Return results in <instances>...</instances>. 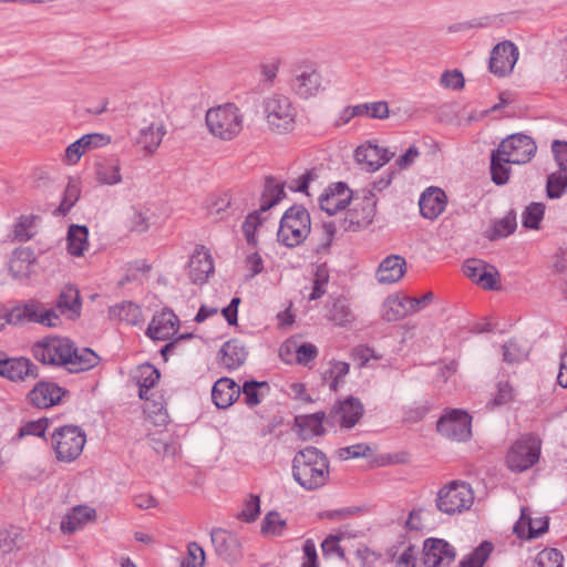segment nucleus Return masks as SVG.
Returning a JSON list of instances; mask_svg holds the SVG:
<instances>
[{
  "instance_id": "obj_1",
  "label": "nucleus",
  "mask_w": 567,
  "mask_h": 567,
  "mask_svg": "<svg viewBox=\"0 0 567 567\" xmlns=\"http://www.w3.org/2000/svg\"><path fill=\"white\" fill-rule=\"evenodd\" d=\"M33 357L43 364L64 367L71 373L94 368L99 355L89 348L79 349L69 338L48 336L32 346Z\"/></svg>"
},
{
  "instance_id": "obj_2",
  "label": "nucleus",
  "mask_w": 567,
  "mask_h": 567,
  "mask_svg": "<svg viewBox=\"0 0 567 567\" xmlns=\"http://www.w3.org/2000/svg\"><path fill=\"white\" fill-rule=\"evenodd\" d=\"M292 477L306 491L324 486L330 477V462L327 455L315 446L299 450L292 458Z\"/></svg>"
},
{
  "instance_id": "obj_3",
  "label": "nucleus",
  "mask_w": 567,
  "mask_h": 567,
  "mask_svg": "<svg viewBox=\"0 0 567 567\" xmlns=\"http://www.w3.org/2000/svg\"><path fill=\"white\" fill-rule=\"evenodd\" d=\"M284 187L285 184L272 176L265 178L264 190L260 197V208L249 213L241 225L248 245L252 247L257 246L256 230L266 219L261 217V214L276 206L286 196Z\"/></svg>"
},
{
  "instance_id": "obj_4",
  "label": "nucleus",
  "mask_w": 567,
  "mask_h": 567,
  "mask_svg": "<svg viewBox=\"0 0 567 567\" xmlns=\"http://www.w3.org/2000/svg\"><path fill=\"white\" fill-rule=\"evenodd\" d=\"M311 231V217L302 205L288 208L279 224L278 241L286 247H296L302 244Z\"/></svg>"
},
{
  "instance_id": "obj_5",
  "label": "nucleus",
  "mask_w": 567,
  "mask_h": 567,
  "mask_svg": "<svg viewBox=\"0 0 567 567\" xmlns=\"http://www.w3.org/2000/svg\"><path fill=\"white\" fill-rule=\"evenodd\" d=\"M24 322L39 323L49 328H55L61 324L53 309H45L41 301L34 299L13 307L8 313H3L0 310V330L7 323L21 324Z\"/></svg>"
},
{
  "instance_id": "obj_6",
  "label": "nucleus",
  "mask_w": 567,
  "mask_h": 567,
  "mask_svg": "<svg viewBox=\"0 0 567 567\" xmlns=\"http://www.w3.org/2000/svg\"><path fill=\"white\" fill-rule=\"evenodd\" d=\"M262 110L271 131L284 134L293 130L297 112L288 96L272 94L266 97Z\"/></svg>"
},
{
  "instance_id": "obj_7",
  "label": "nucleus",
  "mask_w": 567,
  "mask_h": 567,
  "mask_svg": "<svg viewBox=\"0 0 567 567\" xmlns=\"http://www.w3.org/2000/svg\"><path fill=\"white\" fill-rule=\"evenodd\" d=\"M206 124L213 135L229 141L241 131L243 117L235 104L227 103L208 110Z\"/></svg>"
},
{
  "instance_id": "obj_8",
  "label": "nucleus",
  "mask_w": 567,
  "mask_h": 567,
  "mask_svg": "<svg viewBox=\"0 0 567 567\" xmlns=\"http://www.w3.org/2000/svg\"><path fill=\"white\" fill-rule=\"evenodd\" d=\"M86 435L78 425H63L55 429L51 435V445L60 462L76 460L84 447Z\"/></svg>"
},
{
  "instance_id": "obj_9",
  "label": "nucleus",
  "mask_w": 567,
  "mask_h": 567,
  "mask_svg": "<svg viewBox=\"0 0 567 567\" xmlns=\"http://www.w3.org/2000/svg\"><path fill=\"white\" fill-rule=\"evenodd\" d=\"M474 502V492L466 482L453 481L437 492L436 508L447 515L460 514L470 509Z\"/></svg>"
},
{
  "instance_id": "obj_10",
  "label": "nucleus",
  "mask_w": 567,
  "mask_h": 567,
  "mask_svg": "<svg viewBox=\"0 0 567 567\" xmlns=\"http://www.w3.org/2000/svg\"><path fill=\"white\" fill-rule=\"evenodd\" d=\"M540 455V442L527 434L513 443L506 455V464L513 472H524L534 466Z\"/></svg>"
},
{
  "instance_id": "obj_11",
  "label": "nucleus",
  "mask_w": 567,
  "mask_h": 567,
  "mask_svg": "<svg viewBox=\"0 0 567 567\" xmlns=\"http://www.w3.org/2000/svg\"><path fill=\"white\" fill-rule=\"evenodd\" d=\"M436 431L449 440L466 442L472 436V416L462 409H446L436 422Z\"/></svg>"
},
{
  "instance_id": "obj_12",
  "label": "nucleus",
  "mask_w": 567,
  "mask_h": 567,
  "mask_svg": "<svg viewBox=\"0 0 567 567\" xmlns=\"http://www.w3.org/2000/svg\"><path fill=\"white\" fill-rule=\"evenodd\" d=\"M434 299V293L427 291L421 297L390 296L383 303L382 317L392 322L415 313L429 306Z\"/></svg>"
},
{
  "instance_id": "obj_13",
  "label": "nucleus",
  "mask_w": 567,
  "mask_h": 567,
  "mask_svg": "<svg viewBox=\"0 0 567 567\" xmlns=\"http://www.w3.org/2000/svg\"><path fill=\"white\" fill-rule=\"evenodd\" d=\"M495 150L506 157L505 162L520 165L532 161L536 154L537 145L530 136L516 133L504 138Z\"/></svg>"
},
{
  "instance_id": "obj_14",
  "label": "nucleus",
  "mask_w": 567,
  "mask_h": 567,
  "mask_svg": "<svg viewBox=\"0 0 567 567\" xmlns=\"http://www.w3.org/2000/svg\"><path fill=\"white\" fill-rule=\"evenodd\" d=\"M210 539L216 555L223 561L234 565L243 558V546L239 538L224 528H213Z\"/></svg>"
},
{
  "instance_id": "obj_15",
  "label": "nucleus",
  "mask_w": 567,
  "mask_h": 567,
  "mask_svg": "<svg viewBox=\"0 0 567 567\" xmlns=\"http://www.w3.org/2000/svg\"><path fill=\"white\" fill-rule=\"evenodd\" d=\"M519 52L512 41H503L497 43L489 56V72L498 78H504L513 72L518 60Z\"/></svg>"
},
{
  "instance_id": "obj_16",
  "label": "nucleus",
  "mask_w": 567,
  "mask_h": 567,
  "mask_svg": "<svg viewBox=\"0 0 567 567\" xmlns=\"http://www.w3.org/2000/svg\"><path fill=\"white\" fill-rule=\"evenodd\" d=\"M322 87V76L312 65H300L295 69L291 80L292 91L301 99H309L319 93Z\"/></svg>"
},
{
  "instance_id": "obj_17",
  "label": "nucleus",
  "mask_w": 567,
  "mask_h": 567,
  "mask_svg": "<svg viewBox=\"0 0 567 567\" xmlns=\"http://www.w3.org/2000/svg\"><path fill=\"white\" fill-rule=\"evenodd\" d=\"M455 556V548L445 539L427 538L423 543V564L427 567L450 566Z\"/></svg>"
},
{
  "instance_id": "obj_18",
  "label": "nucleus",
  "mask_w": 567,
  "mask_h": 567,
  "mask_svg": "<svg viewBox=\"0 0 567 567\" xmlns=\"http://www.w3.org/2000/svg\"><path fill=\"white\" fill-rule=\"evenodd\" d=\"M69 391L51 381H39L28 393L29 403L38 409H48L59 404Z\"/></svg>"
},
{
  "instance_id": "obj_19",
  "label": "nucleus",
  "mask_w": 567,
  "mask_h": 567,
  "mask_svg": "<svg viewBox=\"0 0 567 567\" xmlns=\"http://www.w3.org/2000/svg\"><path fill=\"white\" fill-rule=\"evenodd\" d=\"M179 323V319L174 311L164 308L153 316L145 333L152 340H169L177 333Z\"/></svg>"
},
{
  "instance_id": "obj_20",
  "label": "nucleus",
  "mask_w": 567,
  "mask_h": 567,
  "mask_svg": "<svg viewBox=\"0 0 567 567\" xmlns=\"http://www.w3.org/2000/svg\"><path fill=\"white\" fill-rule=\"evenodd\" d=\"M39 368L30 359L7 358L0 352V377L11 381H24L28 377L37 378Z\"/></svg>"
},
{
  "instance_id": "obj_21",
  "label": "nucleus",
  "mask_w": 567,
  "mask_h": 567,
  "mask_svg": "<svg viewBox=\"0 0 567 567\" xmlns=\"http://www.w3.org/2000/svg\"><path fill=\"white\" fill-rule=\"evenodd\" d=\"M394 153L389 152L386 148L380 147L373 142H367L357 147L354 158L363 165L368 172H375L384 164L390 162Z\"/></svg>"
},
{
  "instance_id": "obj_22",
  "label": "nucleus",
  "mask_w": 567,
  "mask_h": 567,
  "mask_svg": "<svg viewBox=\"0 0 567 567\" xmlns=\"http://www.w3.org/2000/svg\"><path fill=\"white\" fill-rule=\"evenodd\" d=\"M463 272L473 282L480 285L484 289L496 290V277L498 271L494 266H491L480 259H467L463 265Z\"/></svg>"
},
{
  "instance_id": "obj_23",
  "label": "nucleus",
  "mask_w": 567,
  "mask_h": 567,
  "mask_svg": "<svg viewBox=\"0 0 567 567\" xmlns=\"http://www.w3.org/2000/svg\"><path fill=\"white\" fill-rule=\"evenodd\" d=\"M214 261L210 252L204 246H197L188 261V277L195 285H203L214 272Z\"/></svg>"
},
{
  "instance_id": "obj_24",
  "label": "nucleus",
  "mask_w": 567,
  "mask_h": 567,
  "mask_svg": "<svg viewBox=\"0 0 567 567\" xmlns=\"http://www.w3.org/2000/svg\"><path fill=\"white\" fill-rule=\"evenodd\" d=\"M45 309H48L44 306ZM58 317L60 315H68V318L73 320L80 317L82 309V301L79 289L73 285H65L55 301L54 307L52 308ZM61 319V318H59ZM62 322V320H60Z\"/></svg>"
},
{
  "instance_id": "obj_25",
  "label": "nucleus",
  "mask_w": 567,
  "mask_h": 567,
  "mask_svg": "<svg viewBox=\"0 0 567 567\" xmlns=\"http://www.w3.org/2000/svg\"><path fill=\"white\" fill-rule=\"evenodd\" d=\"M37 262L34 251L29 247H20L14 249L13 256L9 262V271L14 279H30L33 266Z\"/></svg>"
},
{
  "instance_id": "obj_26",
  "label": "nucleus",
  "mask_w": 567,
  "mask_h": 567,
  "mask_svg": "<svg viewBox=\"0 0 567 567\" xmlns=\"http://www.w3.org/2000/svg\"><path fill=\"white\" fill-rule=\"evenodd\" d=\"M420 213L426 219L437 218L446 207V195L439 187H429L422 193L420 200Z\"/></svg>"
},
{
  "instance_id": "obj_27",
  "label": "nucleus",
  "mask_w": 567,
  "mask_h": 567,
  "mask_svg": "<svg viewBox=\"0 0 567 567\" xmlns=\"http://www.w3.org/2000/svg\"><path fill=\"white\" fill-rule=\"evenodd\" d=\"M331 412L339 416L341 427L351 429L362 417L364 406L360 399L349 396L346 400L340 401L338 405H334Z\"/></svg>"
},
{
  "instance_id": "obj_28",
  "label": "nucleus",
  "mask_w": 567,
  "mask_h": 567,
  "mask_svg": "<svg viewBox=\"0 0 567 567\" xmlns=\"http://www.w3.org/2000/svg\"><path fill=\"white\" fill-rule=\"evenodd\" d=\"M240 395V386L235 380L223 377L218 379L212 389V399L218 409L229 408Z\"/></svg>"
},
{
  "instance_id": "obj_29",
  "label": "nucleus",
  "mask_w": 567,
  "mask_h": 567,
  "mask_svg": "<svg viewBox=\"0 0 567 567\" xmlns=\"http://www.w3.org/2000/svg\"><path fill=\"white\" fill-rule=\"evenodd\" d=\"M220 364L228 371L240 368L248 355L245 344L238 339L225 342L218 351Z\"/></svg>"
},
{
  "instance_id": "obj_30",
  "label": "nucleus",
  "mask_w": 567,
  "mask_h": 567,
  "mask_svg": "<svg viewBox=\"0 0 567 567\" xmlns=\"http://www.w3.org/2000/svg\"><path fill=\"white\" fill-rule=\"evenodd\" d=\"M406 262L402 256L390 255L380 262L377 279L381 284H394L403 277Z\"/></svg>"
},
{
  "instance_id": "obj_31",
  "label": "nucleus",
  "mask_w": 567,
  "mask_h": 567,
  "mask_svg": "<svg viewBox=\"0 0 567 567\" xmlns=\"http://www.w3.org/2000/svg\"><path fill=\"white\" fill-rule=\"evenodd\" d=\"M207 209L210 216L224 219L240 213L243 207L230 194L223 193L210 197Z\"/></svg>"
},
{
  "instance_id": "obj_32",
  "label": "nucleus",
  "mask_w": 567,
  "mask_h": 567,
  "mask_svg": "<svg viewBox=\"0 0 567 567\" xmlns=\"http://www.w3.org/2000/svg\"><path fill=\"white\" fill-rule=\"evenodd\" d=\"M324 417L326 413L323 411L296 416L295 423L296 426L299 429V435L301 436V439L309 440L312 436L323 435L326 432L322 424Z\"/></svg>"
},
{
  "instance_id": "obj_33",
  "label": "nucleus",
  "mask_w": 567,
  "mask_h": 567,
  "mask_svg": "<svg viewBox=\"0 0 567 567\" xmlns=\"http://www.w3.org/2000/svg\"><path fill=\"white\" fill-rule=\"evenodd\" d=\"M138 385V396L141 400H148V392L161 379L159 370L151 363L141 364L135 375Z\"/></svg>"
},
{
  "instance_id": "obj_34",
  "label": "nucleus",
  "mask_w": 567,
  "mask_h": 567,
  "mask_svg": "<svg viewBox=\"0 0 567 567\" xmlns=\"http://www.w3.org/2000/svg\"><path fill=\"white\" fill-rule=\"evenodd\" d=\"M109 315L111 319H118L130 326H137L143 320L140 306L132 301H123L110 307Z\"/></svg>"
},
{
  "instance_id": "obj_35",
  "label": "nucleus",
  "mask_w": 567,
  "mask_h": 567,
  "mask_svg": "<svg viewBox=\"0 0 567 567\" xmlns=\"http://www.w3.org/2000/svg\"><path fill=\"white\" fill-rule=\"evenodd\" d=\"M269 391L270 386L267 381L249 380L240 386V394L243 393L244 402L249 408L258 405Z\"/></svg>"
},
{
  "instance_id": "obj_36",
  "label": "nucleus",
  "mask_w": 567,
  "mask_h": 567,
  "mask_svg": "<svg viewBox=\"0 0 567 567\" xmlns=\"http://www.w3.org/2000/svg\"><path fill=\"white\" fill-rule=\"evenodd\" d=\"M89 229L86 226L71 225L68 230V251L72 256H82L87 248Z\"/></svg>"
},
{
  "instance_id": "obj_37",
  "label": "nucleus",
  "mask_w": 567,
  "mask_h": 567,
  "mask_svg": "<svg viewBox=\"0 0 567 567\" xmlns=\"http://www.w3.org/2000/svg\"><path fill=\"white\" fill-rule=\"evenodd\" d=\"M96 178L101 184L116 185L122 182L121 165L117 159L97 164Z\"/></svg>"
},
{
  "instance_id": "obj_38",
  "label": "nucleus",
  "mask_w": 567,
  "mask_h": 567,
  "mask_svg": "<svg viewBox=\"0 0 567 567\" xmlns=\"http://www.w3.org/2000/svg\"><path fill=\"white\" fill-rule=\"evenodd\" d=\"M506 157L497 153L496 150L492 151L491 154V177L496 185H504L509 179L511 168L508 164L512 162H505Z\"/></svg>"
},
{
  "instance_id": "obj_39",
  "label": "nucleus",
  "mask_w": 567,
  "mask_h": 567,
  "mask_svg": "<svg viewBox=\"0 0 567 567\" xmlns=\"http://www.w3.org/2000/svg\"><path fill=\"white\" fill-rule=\"evenodd\" d=\"M493 544L484 540L460 561V567H483L493 551Z\"/></svg>"
},
{
  "instance_id": "obj_40",
  "label": "nucleus",
  "mask_w": 567,
  "mask_h": 567,
  "mask_svg": "<svg viewBox=\"0 0 567 567\" xmlns=\"http://www.w3.org/2000/svg\"><path fill=\"white\" fill-rule=\"evenodd\" d=\"M516 214L511 210L505 217L494 223L493 227L488 231L487 238L489 240H497L505 238L516 230Z\"/></svg>"
},
{
  "instance_id": "obj_41",
  "label": "nucleus",
  "mask_w": 567,
  "mask_h": 567,
  "mask_svg": "<svg viewBox=\"0 0 567 567\" xmlns=\"http://www.w3.org/2000/svg\"><path fill=\"white\" fill-rule=\"evenodd\" d=\"M287 527L286 519L281 518L280 514L276 511L268 512L262 522L260 532L265 536H281Z\"/></svg>"
},
{
  "instance_id": "obj_42",
  "label": "nucleus",
  "mask_w": 567,
  "mask_h": 567,
  "mask_svg": "<svg viewBox=\"0 0 567 567\" xmlns=\"http://www.w3.org/2000/svg\"><path fill=\"white\" fill-rule=\"evenodd\" d=\"M567 190V172H554L547 176L546 195L549 199L560 198Z\"/></svg>"
},
{
  "instance_id": "obj_43",
  "label": "nucleus",
  "mask_w": 567,
  "mask_h": 567,
  "mask_svg": "<svg viewBox=\"0 0 567 567\" xmlns=\"http://www.w3.org/2000/svg\"><path fill=\"white\" fill-rule=\"evenodd\" d=\"M328 318L338 326H344L353 320L352 311L346 299H336L328 312Z\"/></svg>"
},
{
  "instance_id": "obj_44",
  "label": "nucleus",
  "mask_w": 567,
  "mask_h": 567,
  "mask_svg": "<svg viewBox=\"0 0 567 567\" xmlns=\"http://www.w3.org/2000/svg\"><path fill=\"white\" fill-rule=\"evenodd\" d=\"M329 269L326 264H321L317 266L313 280L312 288L309 295V300H318L327 292V286L329 282Z\"/></svg>"
},
{
  "instance_id": "obj_45",
  "label": "nucleus",
  "mask_w": 567,
  "mask_h": 567,
  "mask_svg": "<svg viewBox=\"0 0 567 567\" xmlns=\"http://www.w3.org/2000/svg\"><path fill=\"white\" fill-rule=\"evenodd\" d=\"M164 134L165 132L161 127L150 125L141 130L137 143L147 152L153 153L159 146Z\"/></svg>"
},
{
  "instance_id": "obj_46",
  "label": "nucleus",
  "mask_w": 567,
  "mask_h": 567,
  "mask_svg": "<svg viewBox=\"0 0 567 567\" xmlns=\"http://www.w3.org/2000/svg\"><path fill=\"white\" fill-rule=\"evenodd\" d=\"M544 214L545 205L543 203L529 204L522 214L523 226L528 229H539Z\"/></svg>"
},
{
  "instance_id": "obj_47",
  "label": "nucleus",
  "mask_w": 567,
  "mask_h": 567,
  "mask_svg": "<svg viewBox=\"0 0 567 567\" xmlns=\"http://www.w3.org/2000/svg\"><path fill=\"white\" fill-rule=\"evenodd\" d=\"M35 219H37V217L33 215L20 216L13 227L14 239L18 241H22V243L30 240L35 234V231H34Z\"/></svg>"
},
{
  "instance_id": "obj_48",
  "label": "nucleus",
  "mask_w": 567,
  "mask_h": 567,
  "mask_svg": "<svg viewBox=\"0 0 567 567\" xmlns=\"http://www.w3.org/2000/svg\"><path fill=\"white\" fill-rule=\"evenodd\" d=\"M291 347L296 348V359L300 364H307L308 362L315 360L318 355V349L312 343H302L297 346L296 343L286 342L280 348V355L284 354V351L290 352Z\"/></svg>"
},
{
  "instance_id": "obj_49",
  "label": "nucleus",
  "mask_w": 567,
  "mask_h": 567,
  "mask_svg": "<svg viewBox=\"0 0 567 567\" xmlns=\"http://www.w3.org/2000/svg\"><path fill=\"white\" fill-rule=\"evenodd\" d=\"M528 354L527 348L517 339H511L503 346V359L507 363H518Z\"/></svg>"
},
{
  "instance_id": "obj_50",
  "label": "nucleus",
  "mask_w": 567,
  "mask_h": 567,
  "mask_svg": "<svg viewBox=\"0 0 567 567\" xmlns=\"http://www.w3.org/2000/svg\"><path fill=\"white\" fill-rule=\"evenodd\" d=\"M349 204L350 197L339 198L334 197L332 193L323 192L319 197L320 208L330 216L346 209Z\"/></svg>"
},
{
  "instance_id": "obj_51",
  "label": "nucleus",
  "mask_w": 567,
  "mask_h": 567,
  "mask_svg": "<svg viewBox=\"0 0 567 567\" xmlns=\"http://www.w3.org/2000/svg\"><path fill=\"white\" fill-rule=\"evenodd\" d=\"M85 513V518H91V513L87 507H74L72 513L68 514L61 522V529L63 533H74L83 524V519L79 515Z\"/></svg>"
},
{
  "instance_id": "obj_52",
  "label": "nucleus",
  "mask_w": 567,
  "mask_h": 567,
  "mask_svg": "<svg viewBox=\"0 0 567 567\" xmlns=\"http://www.w3.org/2000/svg\"><path fill=\"white\" fill-rule=\"evenodd\" d=\"M564 556L556 548H545L535 558V567H563Z\"/></svg>"
},
{
  "instance_id": "obj_53",
  "label": "nucleus",
  "mask_w": 567,
  "mask_h": 567,
  "mask_svg": "<svg viewBox=\"0 0 567 567\" xmlns=\"http://www.w3.org/2000/svg\"><path fill=\"white\" fill-rule=\"evenodd\" d=\"M342 538V534L329 535L328 537H326L321 543V550L323 557L328 558L331 556H337L340 560H346V551L339 544Z\"/></svg>"
},
{
  "instance_id": "obj_54",
  "label": "nucleus",
  "mask_w": 567,
  "mask_h": 567,
  "mask_svg": "<svg viewBox=\"0 0 567 567\" xmlns=\"http://www.w3.org/2000/svg\"><path fill=\"white\" fill-rule=\"evenodd\" d=\"M373 215L374 214H373L372 207H369V208L364 207L362 209L361 218L358 217V214L355 210L349 212L347 214V217L344 218V224H348L347 226H344V229L355 231L358 228L369 225L372 221Z\"/></svg>"
},
{
  "instance_id": "obj_55",
  "label": "nucleus",
  "mask_w": 567,
  "mask_h": 567,
  "mask_svg": "<svg viewBox=\"0 0 567 567\" xmlns=\"http://www.w3.org/2000/svg\"><path fill=\"white\" fill-rule=\"evenodd\" d=\"M50 423L51 420L48 417H41L37 421H29L20 427L19 436L33 435L38 437H44L45 431Z\"/></svg>"
},
{
  "instance_id": "obj_56",
  "label": "nucleus",
  "mask_w": 567,
  "mask_h": 567,
  "mask_svg": "<svg viewBox=\"0 0 567 567\" xmlns=\"http://www.w3.org/2000/svg\"><path fill=\"white\" fill-rule=\"evenodd\" d=\"M260 514V498L251 494L245 503L244 509L238 514L240 520L251 523L255 522Z\"/></svg>"
},
{
  "instance_id": "obj_57",
  "label": "nucleus",
  "mask_w": 567,
  "mask_h": 567,
  "mask_svg": "<svg viewBox=\"0 0 567 567\" xmlns=\"http://www.w3.org/2000/svg\"><path fill=\"white\" fill-rule=\"evenodd\" d=\"M464 76L460 70H447L443 72L440 79V84L445 89L458 91L464 87Z\"/></svg>"
},
{
  "instance_id": "obj_58",
  "label": "nucleus",
  "mask_w": 567,
  "mask_h": 567,
  "mask_svg": "<svg viewBox=\"0 0 567 567\" xmlns=\"http://www.w3.org/2000/svg\"><path fill=\"white\" fill-rule=\"evenodd\" d=\"M431 408L432 405L427 401L420 404H415L413 406H409L403 412V420L404 422L417 423L425 417V415L430 412Z\"/></svg>"
},
{
  "instance_id": "obj_59",
  "label": "nucleus",
  "mask_w": 567,
  "mask_h": 567,
  "mask_svg": "<svg viewBox=\"0 0 567 567\" xmlns=\"http://www.w3.org/2000/svg\"><path fill=\"white\" fill-rule=\"evenodd\" d=\"M372 453V449L364 443H358L339 450V456L342 460L369 457Z\"/></svg>"
},
{
  "instance_id": "obj_60",
  "label": "nucleus",
  "mask_w": 567,
  "mask_h": 567,
  "mask_svg": "<svg viewBox=\"0 0 567 567\" xmlns=\"http://www.w3.org/2000/svg\"><path fill=\"white\" fill-rule=\"evenodd\" d=\"M78 141L81 142L82 148L85 153L89 150L107 145L110 143L111 138H110V136L104 135V134L92 133V134L83 135Z\"/></svg>"
},
{
  "instance_id": "obj_61",
  "label": "nucleus",
  "mask_w": 567,
  "mask_h": 567,
  "mask_svg": "<svg viewBox=\"0 0 567 567\" xmlns=\"http://www.w3.org/2000/svg\"><path fill=\"white\" fill-rule=\"evenodd\" d=\"M554 159L561 172H567V142L555 140L551 143Z\"/></svg>"
},
{
  "instance_id": "obj_62",
  "label": "nucleus",
  "mask_w": 567,
  "mask_h": 567,
  "mask_svg": "<svg viewBox=\"0 0 567 567\" xmlns=\"http://www.w3.org/2000/svg\"><path fill=\"white\" fill-rule=\"evenodd\" d=\"M301 567H319L317 547L312 539H306L302 546Z\"/></svg>"
},
{
  "instance_id": "obj_63",
  "label": "nucleus",
  "mask_w": 567,
  "mask_h": 567,
  "mask_svg": "<svg viewBox=\"0 0 567 567\" xmlns=\"http://www.w3.org/2000/svg\"><path fill=\"white\" fill-rule=\"evenodd\" d=\"M349 363L343 361L333 362L330 369V375L332 378L330 389L336 391L338 389L339 382L342 381V379L349 373Z\"/></svg>"
},
{
  "instance_id": "obj_64",
  "label": "nucleus",
  "mask_w": 567,
  "mask_h": 567,
  "mask_svg": "<svg viewBox=\"0 0 567 567\" xmlns=\"http://www.w3.org/2000/svg\"><path fill=\"white\" fill-rule=\"evenodd\" d=\"M187 561L193 567H203L205 563V551L203 547L196 542H192L187 545Z\"/></svg>"
}]
</instances>
